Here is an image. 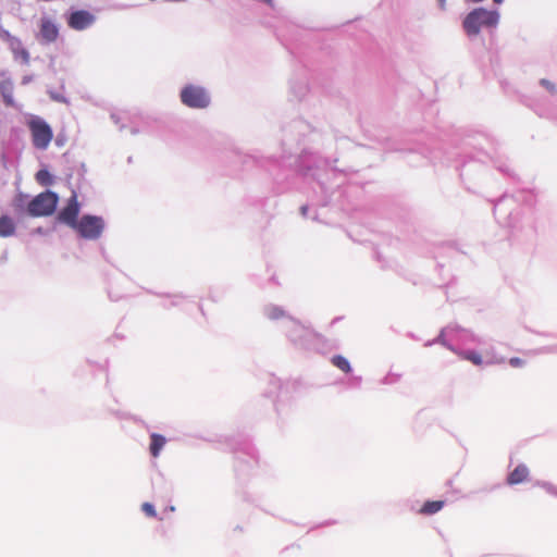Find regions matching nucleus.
Returning a JSON list of instances; mask_svg holds the SVG:
<instances>
[{
    "label": "nucleus",
    "mask_w": 557,
    "mask_h": 557,
    "mask_svg": "<svg viewBox=\"0 0 557 557\" xmlns=\"http://www.w3.org/2000/svg\"><path fill=\"white\" fill-rule=\"evenodd\" d=\"M13 91L14 85L11 79H3L0 82V94L8 107L14 106Z\"/></svg>",
    "instance_id": "obj_11"
},
{
    "label": "nucleus",
    "mask_w": 557,
    "mask_h": 557,
    "mask_svg": "<svg viewBox=\"0 0 557 557\" xmlns=\"http://www.w3.org/2000/svg\"><path fill=\"white\" fill-rule=\"evenodd\" d=\"M18 53H20V55L22 57V59H23L25 62H28V60H29V53H28V51H27L26 49H23V48H22V49L20 50V52H18Z\"/></svg>",
    "instance_id": "obj_21"
},
{
    "label": "nucleus",
    "mask_w": 557,
    "mask_h": 557,
    "mask_svg": "<svg viewBox=\"0 0 557 557\" xmlns=\"http://www.w3.org/2000/svg\"><path fill=\"white\" fill-rule=\"evenodd\" d=\"M445 505L444 500H428L419 509V513L424 516L434 515L443 509Z\"/></svg>",
    "instance_id": "obj_12"
},
{
    "label": "nucleus",
    "mask_w": 557,
    "mask_h": 557,
    "mask_svg": "<svg viewBox=\"0 0 557 557\" xmlns=\"http://www.w3.org/2000/svg\"><path fill=\"white\" fill-rule=\"evenodd\" d=\"M265 315L270 320H278L284 317V311L276 306H271L265 309Z\"/></svg>",
    "instance_id": "obj_17"
},
{
    "label": "nucleus",
    "mask_w": 557,
    "mask_h": 557,
    "mask_svg": "<svg viewBox=\"0 0 557 557\" xmlns=\"http://www.w3.org/2000/svg\"><path fill=\"white\" fill-rule=\"evenodd\" d=\"M16 46L20 47L21 46V41L20 39L16 38Z\"/></svg>",
    "instance_id": "obj_25"
},
{
    "label": "nucleus",
    "mask_w": 557,
    "mask_h": 557,
    "mask_svg": "<svg viewBox=\"0 0 557 557\" xmlns=\"http://www.w3.org/2000/svg\"><path fill=\"white\" fill-rule=\"evenodd\" d=\"M529 473L525 465H518L507 476V483L509 485L520 484L528 480Z\"/></svg>",
    "instance_id": "obj_9"
},
{
    "label": "nucleus",
    "mask_w": 557,
    "mask_h": 557,
    "mask_svg": "<svg viewBox=\"0 0 557 557\" xmlns=\"http://www.w3.org/2000/svg\"><path fill=\"white\" fill-rule=\"evenodd\" d=\"M182 102L194 109H205L210 103V97L205 88L195 85H188L181 91Z\"/></svg>",
    "instance_id": "obj_5"
},
{
    "label": "nucleus",
    "mask_w": 557,
    "mask_h": 557,
    "mask_svg": "<svg viewBox=\"0 0 557 557\" xmlns=\"http://www.w3.org/2000/svg\"><path fill=\"white\" fill-rule=\"evenodd\" d=\"M58 205V196L52 191H45L37 195L27 207L28 213L33 216H46L54 212Z\"/></svg>",
    "instance_id": "obj_3"
},
{
    "label": "nucleus",
    "mask_w": 557,
    "mask_h": 557,
    "mask_svg": "<svg viewBox=\"0 0 557 557\" xmlns=\"http://www.w3.org/2000/svg\"><path fill=\"white\" fill-rule=\"evenodd\" d=\"M300 210H301L302 215H306L308 208L306 206H304V207H301Z\"/></svg>",
    "instance_id": "obj_23"
},
{
    "label": "nucleus",
    "mask_w": 557,
    "mask_h": 557,
    "mask_svg": "<svg viewBox=\"0 0 557 557\" xmlns=\"http://www.w3.org/2000/svg\"><path fill=\"white\" fill-rule=\"evenodd\" d=\"M332 364L345 373H349L351 371L349 361L341 355H336L332 358Z\"/></svg>",
    "instance_id": "obj_15"
},
{
    "label": "nucleus",
    "mask_w": 557,
    "mask_h": 557,
    "mask_svg": "<svg viewBox=\"0 0 557 557\" xmlns=\"http://www.w3.org/2000/svg\"><path fill=\"white\" fill-rule=\"evenodd\" d=\"M27 126L34 147L40 150L47 149L53 138V132L49 124L42 119L35 116L28 121Z\"/></svg>",
    "instance_id": "obj_2"
},
{
    "label": "nucleus",
    "mask_w": 557,
    "mask_h": 557,
    "mask_svg": "<svg viewBox=\"0 0 557 557\" xmlns=\"http://www.w3.org/2000/svg\"><path fill=\"white\" fill-rule=\"evenodd\" d=\"M141 510L149 518H156L157 517V511H156L153 505L150 504V503H144L141 505Z\"/></svg>",
    "instance_id": "obj_18"
},
{
    "label": "nucleus",
    "mask_w": 557,
    "mask_h": 557,
    "mask_svg": "<svg viewBox=\"0 0 557 557\" xmlns=\"http://www.w3.org/2000/svg\"><path fill=\"white\" fill-rule=\"evenodd\" d=\"M496 4H499L503 2V0H493Z\"/></svg>",
    "instance_id": "obj_24"
},
{
    "label": "nucleus",
    "mask_w": 557,
    "mask_h": 557,
    "mask_svg": "<svg viewBox=\"0 0 557 557\" xmlns=\"http://www.w3.org/2000/svg\"><path fill=\"white\" fill-rule=\"evenodd\" d=\"M59 29L57 25L48 17H42L39 24L38 39L44 44H50L57 40Z\"/></svg>",
    "instance_id": "obj_7"
},
{
    "label": "nucleus",
    "mask_w": 557,
    "mask_h": 557,
    "mask_svg": "<svg viewBox=\"0 0 557 557\" xmlns=\"http://www.w3.org/2000/svg\"><path fill=\"white\" fill-rule=\"evenodd\" d=\"M524 363H525L524 360H522L521 358H518V357H512L509 359V364L513 368L523 367Z\"/></svg>",
    "instance_id": "obj_19"
},
{
    "label": "nucleus",
    "mask_w": 557,
    "mask_h": 557,
    "mask_svg": "<svg viewBox=\"0 0 557 557\" xmlns=\"http://www.w3.org/2000/svg\"><path fill=\"white\" fill-rule=\"evenodd\" d=\"M541 84H542L543 86H545L548 90H550V91H553V92L555 91V86H554V84H552L549 81H547V79H542V81H541Z\"/></svg>",
    "instance_id": "obj_20"
},
{
    "label": "nucleus",
    "mask_w": 557,
    "mask_h": 557,
    "mask_svg": "<svg viewBox=\"0 0 557 557\" xmlns=\"http://www.w3.org/2000/svg\"><path fill=\"white\" fill-rule=\"evenodd\" d=\"M79 210L77 195L73 191L66 206L59 212V220L73 228L79 221L77 220Z\"/></svg>",
    "instance_id": "obj_6"
},
{
    "label": "nucleus",
    "mask_w": 557,
    "mask_h": 557,
    "mask_svg": "<svg viewBox=\"0 0 557 557\" xmlns=\"http://www.w3.org/2000/svg\"><path fill=\"white\" fill-rule=\"evenodd\" d=\"M497 11L484 8L474 9L463 20L462 26L468 36H476L482 27H495L498 24Z\"/></svg>",
    "instance_id": "obj_1"
},
{
    "label": "nucleus",
    "mask_w": 557,
    "mask_h": 557,
    "mask_svg": "<svg viewBox=\"0 0 557 557\" xmlns=\"http://www.w3.org/2000/svg\"><path fill=\"white\" fill-rule=\"evenodd\" d=\"M95 21V17L91 13L85 10H79L73 12L67 24L71 28L76 30H83L89 27Z\"/></svg>",
    "instance_id": "obj_8"
},
{
    "label": "nucleus",
    "mask_w": 557,
    "mask_h": 557,
    "mask_svg": "<svg viewBox=\"0 0 557 557\" xmlns=\"http://www.w3.org/2000/svg\"><path fill=\"white\" fill-rule=\"evenodd\" d=\"M16 224L13 218L3 214L0 216V237H10L15 234Z\"/></svg>",
    "instance_id": "obj_10"
},
{
    "label": "nucleus",
    "mask_w": 557,
    "mask_h": 557,
    "mask_svg": "<svg viewBox=\"0 0 557 557\" xmlns=\"http://www.w3.org/2000/svg\"><path fill=\"white\" fill-rule=\"evenodd\" d=\"M150 438H151V443H150V447H149L150 454L156 458L159 456L161 449L165 445L166 440L164 436L157 434V433H152Z\"/></svg>",
    "instance_id": "obj_13"
},
{
    "label": "nucleus",
    "mask_w": 557,
    "mask_h": 557,
    "mask_svg": "<svg viewBox=\"0 0 557 557\" xmlns=\"http://www.w3.org/2000/svg\"><path fill=\"white\" fill-rule=\"evenodd\" d=\"M36 181L42 186L51 185L53 182L52 175L47 170H39L36 173Z\"/></svg>",
    "instance_id": "obj_16"
},
{
    "label": "nucleus",
    "mask_w": 557,
    "mask_h": 557,
    "mask_svg": "<svg viewBox=\"0 0 557 557\" xmlns=\"http://www.w3.org/2000/svg\"><path fill=\"white\" fill-rule=\"evenodd\" d=\"M458 356L467 361H470L474 366H481L483 363L482 356L474 350H462L458 352Z\"/></svg>",
    "instance_id": "obj_14"
},
{
    "label": "nucleus",
    "mask_w": 557,
    "mask_h": 557,
    "mask_svg": "<svg viewBox=\"0 0 557 557\" xmlns=\"http://www.w3.org/2000/svg\"><path fill=\"white\" fill-rule=\"evenodd\" d=\"M438 4L442 10H445L447 8V0H438Z\"/></svg>",
    "instance_id": "obj_22"
},
{
    "label": "nucleus",
    "mask_w": 557,
    "mask_h": 557,
    "mask_svg": "<svg viewBox=\"0 0 557 557\" xmlns=\"http://www.w3.org/2000/svg\"><path fill=\"white\" fill-rule=\"evenodd\" d=\"M83 238L98 239L104 228L102 218L86 214L81 218L77 224L73 227Z\"/></svg>",
    "instance_id": "obj_4"
}]
</instances>
